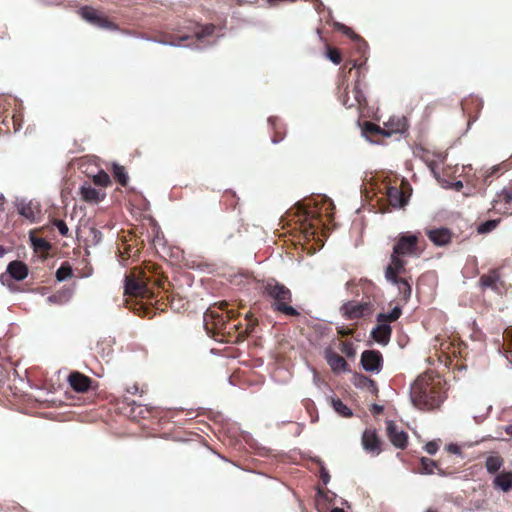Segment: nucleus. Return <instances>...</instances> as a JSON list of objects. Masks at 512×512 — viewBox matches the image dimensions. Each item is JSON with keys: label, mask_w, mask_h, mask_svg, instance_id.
I'll list each match as a JSON object with an SVG mask.
<instances>
[{"label": "nucleus", "mask_w": 512, "mask_h": 512, "mask_svg": "<svg viewBox=\"0 0 512 512\" xmlns=\"http://www.w3.org/2000/svg\"><path fill=\"white\" fill-rule=\"evenodd\" d=\"M373 408H374V410H375L376 412H379V411H381V410H382V408H381V407H379V406H377V405H374V406H373Z\"/></svg>", "instance_id": "58836bf2"}, {"label": "nucleus", "mask_w": 512, "mask_h": 512, "mask_svg": "<svg viewBox=\"0 0 512 512\" xmlns=\"http://www.w3.org/2000/svg\"><path fill=\"white\" fill-rule=\"evenodd\" d=\"M72 276V269L70 266L62 265L56 271V277L59 281H64Z\"/></svg>", "instance_id": "b1692460"}, {"label": "nucleus", "mask_w": 512, "mask_h": 512, "mask_svg": "<svg viewBox=\"0 0 512 512\" xmlns=\"http://www.w3.org/2000/svg\"><path fill=\"white\" fill-rule=\"evenodd\" d=\"M505 432L512 437V425H508L505 427Z\"/></svg>", "instance_id": "f704fd0d"}, {"label": "nucleus", "mask_w": 512, "mask_h": 512, "mask_svg": "<svg viewBox=\"0 0 512 512\" xmlns=\"http://www.w3.org/2000/svg\"><path fill=\"white\" fill-rule=\"evenodd\" d=\"M381 354L377 351H365L361 356V363L366 371H378L381 365Z\"/></svg>", "instance_id": "6e6552de"}, {"label": "nucleus", "mask_w": 512, "mask_h": 512, "mask_svg": "<svg viewBox=\"0 0 512 512\" xmlns=\"http://www.w3.org/2000/svg\"><path fill=\"white\" fill-rule=\"evenodd\" d=\"M429 239L438 246L446 245L451 240V233L448 229H435L428 232Z\"/></svg>", "instance_id": "dca6fc26"}, {"label": "nucleus", "mask_w": 512, "mask_h": 512, "mask_svg": "<svg viewBox=\"0 0 512 512\" xmlns=\"http://www.w3.org/2000/svg\"><path fill=\"white\" fill-rule=\"evenodd\" d=\"M503 465V459L500 456L492 455L486 459L485 466L488 472L494 473Z\"/></svg>", "instance_id": "a211bd4d"}, {"label": "nucleus", "mask_w": 512, "mask_h": 512, "mask_svg": "<svg viewBox=\"0 0 512 512\" xmlns=\"http://www.w3.org/2000/svg\"><path fill=\"white\" fill-rule=\"evenodd\" d=\"M421 464L423 466V469L428 472V473H432L433 472V468L435 466L434 462L430 459H427V458H422L421 459Z\"/></svg>", "instance_id": "c85d7f7f"}, {"label": "nucleus", "mask_w": 512, "mask_h": 512, "mask_svg": "<svg viewBox=\"0 0 512 512\" xmlns=\"http://www.w3.org/2000/svg\"><path fill=\"white\" fill-rule=\"evenodd\" d=\"M387 197L390 205L395 208H403L408 203V195L396 187L388 188Z\"/></svg>", "instance_id": "f8f14e48"}, {"label": "nucleus", "mask_w": 512, "mask_h": 512, "mask_svg": "<svg viewBox=\"0 0 512 512\" xmlns=\"http://www.w3.org/2000/svg\"><path fill=\"white\" fill-rule=\"evenodd\" d=\"M333 408L341 416L349 417L352 415L351 410L339 399H332Z\"/></svg>", "instance_id": "4be33fe9"}, {"label": "nucleus", "mask_w": 512, "mask_h": 512, "mask_svg": "<svg viewBox=\"0 0 512 512\" xmlns=\"http://www.w3.org/2000/svg\"><path fill=\"white\" fill-rule=\"evenodd\" d=\"M365 128L368 132H371V133L384 134L383 129L381 127H379L378 125L371 123V122H366Z\"/></svg>", "instance_id": "bb28decb"}, {"label": "nucleus", "mask_w": 512, "mask_h": 512, "mask_svg": "<svg viewBox=\"0 0 512 512\" xmlns=\"http://www.w3.org/2000/svg\"><path fill=\"white\" fill-rule=\"evenodd\" d=\"M367 310H368L367 304H359V303H348V304L344 305L342 308L343 315L348 319L359 318Z\"/></svg>", "instance_id": "4468645a"}, {"label": "nucleus", "mask_w": 512, "mask_h": 512, "mask_svg": "<svg viewBox=\"0 0 512 512\" xmlns=\"http://www.w3.org/2000/svg\"><path fill=\"white\" fill-rule=\"evenodd\" d=\"M265 292L274 300L272 306L275 310L289 316L298 315V312L289 305L292 296L290 290L287 287L277 282L271 281L266 284Z\"/></svg>", "instance_id": "7ed1b4c3"}, {"label": "nucleus", "mask_w": 512, "mask_h": 512, "mask_svg": "<svg viewBox=\"0 0 512 512\" xmlns=\"http://www.w3.org/2000/svg\"><path fill=\"white\" fill-rule=\"evenodd\" d=\"M325 359L329 364L331 370L335 373H340L348 370V364L346 360L338 355L337 353L327 350L325 352Z\"/></svg>", "instance_id": "9d476101"}, {"label": "nucleus", "mask_w": 512, "mask_h": 512, "mask_svg": "<svg viewBox=\"0 0 512 512\" xmlns=\"http://www.w3.org/2000/svg\"><path fill=\"white\" fill-rule=\"evenodd\" d=\"M498 224V221L496 220H489V221H486L484 223H482L479 227H478V232L483 234V233H487V232H490L492 231L493 229L496 228Z\"/></svg>", "instance_id": "a878e982"}, {"label": "nucleus", "mask_w": 512, "mask_h": 512, "mask_svg": "<svg viewBox=\"0 0 512 512\" xmlns=\"http://www.w3.org/2000/svg\"><path fill=\"white\" fill-rule=\"evenodd\" d=\"M344 32L351 37L355 36L354 33L349 28H346Z\"/></svg>", "instance_id": "c9c22d12"}, {"label": "nucleus", "mask_w": 512, "mask_h": 512, "mask_svg": "<svg viewBox=\"0 0 512 512\" xmlns=\"http://www.w3.org/2000/svg\"><path fill=\"white\" fill-rule=\"evenodd\" d=\"M20 214L25 216L26 218L30 219V220H34V212L32 211L31 207L29 206H23L21 209H20Z\"/></svg>", "instance_id": "c756f323"}, {"label": "nucleus", "mask_w": 512, "mask_h": 512, "mask_svg": "<svg viewBox=\"0 0 512 512\" xmlns=\"http://www.w3.org/2000/svg\"><path fill=\"white\" fill-rule=\"evenodd\" d=\"M362 444L365 450L370 452H379L380 439L373 430H366L362 435Z\"/></svg>", "instance_id": "ddd939ff"}, {"label": "nucleus", "mask_w": 512, "mask_h": 512, "mask_svg": "<svg viewBox=\"0 0 512 512\" xmlns=\"http://www.w3.org/2000/svg\"><path fill=\"white\" fill-rule=\"evenodd\" d=\"M418 236L414 234H402L393 246L390 263L386 267L385 277L388 281L399 284V289L405 295H410L411 287L405 279H398V276L405 272L406 262L402 259L405 256H418Z\"/></svg>", "instance_id": "f257e3e1"}, {"label": "nucleus", "mask_w": 512, "mask_h": 512, "mask_svg": "<svg viewBox=\"0 0 512 512\" xmlns=\"http://www.w3.org/2000/svg\"><path fill=\"white\" fill-rule=\"evenodd\" d=\"M93 182L95 185L101 187H108L111 184L110 176L103 170L99 171L97 174L93 176Z\"/></svg>", "instance_id": "aec40b11"}, {"label": "nucleus", "mask_w": 512, "mask_h": 512, "mask_svg": "<svg viewBox=\"0 0 512 512\" xmlns=\"http://www.w3.org/2000/svg\"><path fill=\"white\" fill-rule=\"evenodd\" d=\"M447 450L450 452V453H453V454H459L460 453V447L456 444H449L447 446Z\"/></svg>", "instance_id": "473e14b6"}, {"label": "nucleus", "mask_w": 512, "mask_h": 512, "mask_svg": "<svg viewBox=\"0 0 512 512\" xmlns=\"http://www.w3.org/2000/svg\"><path fill=\"white\" fill-rule=\"evenodd\" d=\"M456 188L457 189H461L463 187V184L462 182L458 181L456 184H455Z\"/></svg>", "instance_id": "e433bc0d"}, {"label": "nucleus", "mask_w": 512, "mask_h": 512, "mask_svg": "<svg viewBox=\"0 0 512 512\" xmlns=\"http://www.w3.org/2000/svg\"><path fill=\"white\" fill-rule=\"evenodd\" d=\"M149 281L143 270L134 268L125 278L124 294L141 298L152 297L153 291L148 287Z\"/></svg>", "instance_id": "20e7f679"}, {"label": "nucleus", "mask_w": 512, "mask_h": 512, "mask_svg": "<svg viewBox=\"0 0 512 512\" xmlns=\"http://www.w3.org/2000/svg\"><path fill=\"white\" fill-rule=\"evenodd\" d=\"M79 14L84 20L101 28L112 29L115 27L107 17L102 16L97 10L90 6L82 7L79 10Z\"/></svg>", "instance_id": "423d86ee"}, {"label": "nucleus", "mask_w": 512, "mask_h": 512, "mask_svg": "<svg viewBox=\"0 0 512 512\" xmlns=\"http://www.w3.org/2000/svg\"><path fill=\"white\" fill-rule=\"evenodd\" d=\"M425 451L428 453V454H435L437 451H438V444L434 441H431V442H428L426 445H425Z\"/></svg>", "instance_id": "7c9ffc66"}, {"label": "nucleus", "mask_w": 512, "mask_h": 512, "mask_svg": "<svg viewBox=\"0 0 512 512\" xmlns=\"http://www.w3.org/2000/svg\"><path fill=\"white\" fill-rule=\"evenodd\" d=\"M495 488L508 492L512 489V471L499 473L493 480Z\"/></svg>", "instance_id": "2eb2a0df"}, {"label": "nucleus", "mask_w": 512, "mask_h": 512, "mask_svg": "<svg viewBox=\"0 0 512 512\" xmlns=\"http://www.w3.org/2000/svg\"><path fill=\"white\" fill-rule=\"evenodd\" d=\"M341 351H342L343 353H345L346 355H348V356H352V355H354V351H353V349H352L351 344L346 343V342H343V343L341 344Z\"/></svg>", "instance_id": "2f4dec72"}, {"label": "nucleus", "mask_w": 512, "mask_h": 512, "mask_svg": "<svg viewBox=\"0 0 512 512\" xmlns=\"http://www.w3.org/2000/svg\"><path fill=\"white\" fill-rule=\"evenodd\" d=\"M497 280L498 276L495 273H490L487 275H483L480 278L479 283L482 288H494Z\"/></svg>", "instance_id": "412c9836"}, {"label": "nucleus", "mask_w": 512, "mask_h": 512, "mask_svg": "<svg viewBox=\"0 0 512 512\" xmlns=\"http://www.w3.org/2000/svg\"><path fill=\"white\" fill-rule=\"evenodd\" d=\"M387 433L392 444L397 447L403 449L408 442L407 434L399 429V427L393 422H387Z\"/></svg>", "instance_id": "0eeeda50"}, {"label": "nucleus", "mask_w": 512, "mask_h": 512, "mask_svg": "<svg viewBox=\"0 0 512 512\" xmlns=\"http://www.w3.org/2000/svg\"><path fill=\"white\" fill-rule=\"evenodd\" d=\"M326 57L336 65H338L342 60L340 51L330 46L327 47Z\"/></svg>", "instance_id": "5701e85b"}, {"label": "nucleus", "mask_w": 512, "mask_h": 512, "mask_svg": "<svg viewBox=\"0 0 512 512\" xmlns=\"http://www.w3.org/2000/svg\"><path fill=\"white\" fill-rule=\"evenodd\" d=\"M331 512H345V511L341 508H334L331 510Z\"/></svg>", "instance_id": "4c0bfd02"}, {"label": "nucleus", "mask_w": 512, "mask_h": 512, "mask_svg": "<svg viewBox=\"0 0 512 512\" xmlns=\"http://www.w3.org/2000/svg\"><path fill=\"white\" fill-rule=\"evenodd\" d=\"M352 330L351 329H344V328H341L338 330V333L341 334V335H349L351 334Z\"/></svg>", "instance_id": "72a5a7b5"}, {"label": "nucleus", "mask_w": 512, "mask_h": 512, "mask_svg": "<svg viewBox=\"0 0 512 512\" xmlns=\"http://www.w3.org/2000/svg\"><path fill=\"white\" fill-rule=\"evenodd\" d=\"M4 253V250L0 247V256Z\"/></svg>", "instance_id": "ea45409f"}, {"label": "nucleus", "mask_w": 512, "mask_h": 512, "mask_svg": "<svg viewBox=\"0 0 512 512\" xmlns=\"http://www.w3.org/2000/svg\"><path fill=\"white\" fill-rule=\"evenodd\" d=\"M55 226L57 227V229L61 235L66 236L68 234V231H69L68 226L66 225V223L63 220H56Z\"/></svg>", "instance_id": "cd10ccee"}, {"label": "nucleus", "mask_w": 512, "mask_h": 512, "mask_svg": "<svg viewBox=\"0 0 512 512\" xmlns=\"http://www.w3.org/2000/svg\"><path fill=\"white\" fill-rule=\"evenodd\" d=\"M7 271L11 277L18 281L25 279L28 275V269L26 265L20 261L11 262L8 265Z\"/></svg>", "instance_id": "f3484780"}, {"label": "nucleus", "mask_w": 512, "mask_h": 512, "mask_svg": "<svg viewBox=\"0 0 512 512\" xmlns=\"http://www.w3.org/2000/svg\"><path fill=\"white\" fill-rule=\"evenodd\" d=\"M400 315L401 309L399 307L393 308L388 314H379L377 316V325L371 332L373 339L380 344H387L391 336L389 323L396 321Z\"/></svg>", "instance_id": "39448f33"}, {"label": "nucleus", "mask_w": 512, "mask_h": 512, "mask_svg": "<svg viewBox=\"0 0 512 512\" xmlns=\"http://www.w3.org/2000/svg\"><path fill=\"white\" fill-rule=\"evenodd\" d=\"M31 241L36 250L46 251L50 248L49 243L43 238L31 237Z\"/></svg>", "instance_id": "393cba45"}, {"label": "nucleus", "mask_w": 512, "mask_h": 512, "mask_svg": "<svg viewBox=\"0 0 512 512\" xmlns=\"http://www.w3.org/2000/svg\"><path fill=\"white\" fill-rule=\"evenodd\" d=\"M113 174L114 177L117 179V181L125 186L128 183V175L126 173V170L123 166L118 164H113Z\"/></svg>", "instance_id": "6ab92c4d"}, {"label": "nucleus", "mask_w": 512, "mask_h": 512, "mask_svg": "<svg viewBox=\"0 0 512 512\" xmlns=\"http://www.w3.org/2000/svg\"><path fill=\"white\" fill-rule=\"evenodd\" d=\"M68 381L70 386L77 392H86L91 384L90 378L80 372H72L68 377Z\"/></svg>", "instance_id": "9b49d317"}, {"label": "nucleus", "mask_w": 512, "mask_h": 512, "mask_svg": "<svg viewBox=\"0 0 512 512\" xmlns=\"http://www.w3.org/2000/svg\"><path fill=\"white\" fill-rule=\"evenodd\" d=\"M410 397L414 406L421 410L439 407L443 400L441 379L430 374L419 376L411 386Z\"/></svg>", "instance_id": "f03ea898"}, {"label": "nucleus", "mask_w": 512, "mask_h": 512, "mask_svg": "<svg viewBox=\"0 0 512 512\" xmlns=\"http://www.w3.org/2000/svg\"><path fill=\"white\" fill-rule=\"evenodd\" d=\"M80 195L83 201L91 204H98L105 197L104 192L95 189L94 187L87 183L81 186Z\"/></svg>", "instance_id": "1a4fd4ad"}]
</instances>
